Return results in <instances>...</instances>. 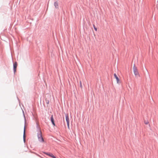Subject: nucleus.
<instances>
[{"mask_svg":"<svg viewBox=\"0 0 158 158\" xmlns=\"http://www.w3.org/2000/svg\"><path fill=\"white\" fill-rule=\"evenodd\" d=\"M93 26L94 30H95V31H97V28L95 27V25L94 24H93Z\"/></svg>","mask_w":158,"mask_h":158,"instance_id":"nucleus-9","label":"nucleus"},{"mask_svg":"<svg viewBox=\"0 0 158 158\" xmlns=\"http://www.w3.org/2000/svg\"><path fill=\"white\" fill-rule=\"evenodd\" d=\"M80 87H81V88H82V83H81V81H80Z\"/></svg>","mask_w":158,"mask_h":158,"instance_id":"nucleus-10","label":"nucleus"},{"mask_svg":"<svg viewBox=\"0 0 158 158\" xmlns=\"http://www.w3.org/2000/svg\"><path fill=\"white\" fill-rule=\"evenodd\" d=\"M44 153L45 154H46V155H48V156H51V157H52L53 158H56V157L55 156H54L51 153H46V152H44Z\"/></svg>","mask_w":158,"mask_h":158,"instance_id":"nucleus-4","label":"nucleus"},{"mask_svg":"<svg viewBox=\"0 0 158 158\" xmlns=\"http://www.w3.org/2000/svg\"><path fill=\"white\" fill-rule=\"evenodd\" d=\"M146 124H147L148 123L147 122H146V123H145Z\"/></svg>","mask_w":158,"mask_h":158,"instance_id":"nucleus-13","label":"nucleus"},{"mask_svg":"<svg viewBox=\"0 0 158 158\" xmlns=\"http://www.w3.org/2000/svg\"><path fill=\"white\" fill-rule=\"evenodd\" d=\"M51 122L53 124V125L54 126H55V123H54V118H53V116L52 115L51 116Z\"/></svg>","mask_w":158,"mask_h":158,"instance_id":"nucleus-7","label":"nucleus"},{"mask_svg":"<svg viewBox=\"0 0 158 158\" xmlns=\"http://www.w3.org/2000/svg\"><path fill=\"white\" fill-rule=\"evenodd\" d=\"M114 76L115 78H116V80H117V83H119V79L118 77L117 76L116 74L115 73H114Z\"/></svg>","mask_w":158,"mask_h":158,"instance_id":"nucleus-6","label":"nucleus"},{"mask_svg":"<svg viewBox=\"0 0 158 158\" xmlns=\"http://www.w3.org/2000/svg\"><path fill=\"white\" fill-rule=\"evenodd\" d=\"M25 130H24V135H23L24 141H25Z\"/></svg>","mask_w":158,"mask_h":158,"instance_id":"nucleus-11","label":"nucleus"},{"mask_svg":"<svg viewBox=\"0 0 158 158\" xmlns=\"http://www.w3.org/2000/svg\"><path fill=\"white\" fill-rule=\"evenodd\" d=\"M66 120L67 123V124L68 127L69 129V116L68 114H67L65 115Z\"/></svg>","mask_w":158,"mask_h":158,"instance_id":"nucleus-3","label":"nucleus"},{"mask_svg":"<svg viewBox=\"0 0 158 158\" xmlns=\"http://www.w3.org/2000/svg\"><path fill=\"white\" fill-rule=\"evenodd\" d=\"M38 136L39 141L41 142H44V140L42 137V134L40 131V132L38 134Z\"/></svg>","mask_w":158,"mask_h":158,"instance_id":"nucleus-2","label":"nucleus"},{"mask_svg":"<svg viewBox=\"0 0 158 158\" xmlns=\"http://www.w3.org/2000/svg\"><path fill=\"white\" fill-rule=\"evenodd\" d=\"M133 71L134 73L135 76L136 77L138 78L140 77V75L138 72L137 68L135 65H134L133 67Z\"/></svg>","mask_w":158,"mask_h":158,"instance_id":"nucleus-1","label":"nucleus"},{"mask_svg":"<svg viewBox=\"0 0 158 158\" xmlns=\"http://www.w3.org/2000/svg\"><path fill=\"white\" fill-rule=\"evenodd\" d=\"M54 5L55 6V7L56 8H58V3L57 2H55L54 3Z\"/></svg>","mask_w":158,"mask_h":158,"instance_id":"nucleus-8","label":"nucleus"},{"mask_svg":"<svg viewBox=\"0 0 158 158\" xmlns=\"http://www.w3.org/2000/svg\"><path fill=\"white\" fill-rule=\"evenodd\" d=\"M146 124H147L148 123L147 122H146V123H145Z\"/></svg>","mask_w":158,"mask_h":158,"instance_id":"nucleus-12","label":"nucleus"},{"mask_svg":"<svg viewBox=\"0 0 158 158\" xmlns=\"http://www.w3.org/2000/svg\"><path fill=\"white\" fill-rule=\"evenodd\" d=\"M17 64L16 62H15L14 63L13 65L14 67V72H15L16 71V69L17 67Z\"/></svg>","mask_w":158,"mask_h":158,"instance_id":"nucleus-5","label":"nucleus"}]
</instances>
